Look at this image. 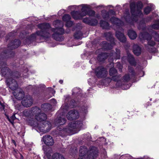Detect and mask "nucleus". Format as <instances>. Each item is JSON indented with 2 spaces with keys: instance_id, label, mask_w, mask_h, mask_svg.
I'll use <instances>...</instances> for the list:
<instances>
[{
  "instance_id": "1",
  "label": "nucleus",
  "mask_w": 159,
  "mask_h": 159,
  "mask_svg": "<svg viewBox=\"0 0 159 159\" xmlns=\"http://www.w3.org/2000/svg\"><path fill=\"white\" fill-rule=\"evenodd\" d=\"M53 25L55 27V29L50 28V25L48 23H43L38 25V27L40 29V31L36 32L35 34H32L31 37V39L34 40L36 37V36H39L44 38H48L51 36L50 33L52 31L54 32L52 37L56 40L61 41L63 40V38L61 35L64 33V30L62 28L63 25L62 21L57 20L53 22Z\"/></svg>"
},
{
  "instance_id": "2",
  "label": "nucleus",
  "mask_w": 159,
  "mask_h": 159,
  "mask_svg": "<svg viewBox=\"0 0 159 159\" xmlns=\"http://www.w3.org/2000/svg\"><path fill=\"white\" fill-rule=\"evenodd\" d=\"M32 111L37 121L30 120L29 123L31 125L39 129L40 131L49 130L51 127V124L49 122L46 121L47 118L46 115L44 113H41L40 109L37 107L33 108Z\"/></svg>"
},
{
  "instance_id": "3",
  "label": "nucleus",
  "mask_w": 159,
  "mask_h": 159,
  "mask_svg": "<svg viewBox=\"0 0 159 159\" xmlns=\"http://www.w3.org/2000/svg\"><path fill=\"white\" fill-rule=\"evenodd\" d=\"M98 151L95 147L91 148L89 151L84 146H81L79 151L80 157L78 159H94L97 156Z\"/></svg>"
},
{
  "instance_id": "4",
  "label": "nucleus",
  "mask_w": 159,
  "mask_h": 159,
  "mask_svg": "<svg viewBox=\"0 0 159 159\" xmlns=\"http://www.w3.org/2000/svg\"><path fill=\"white\" fill-rule=\"evenodd\" d=\"M111 22L114 25H116V27L118 30L116 32V36L117 39L121 42L125 43L126 41V39L122 32L119 31V30H122V29L121 26L123 24L122 22L115 17H113L110 19Z\"/></svg>"
},
{
  "instance_id": "5",
  "label": "nucleus",
  "mask_w": 159,
  "mask_h": 159,
  "mask_svg": "<svg viewBox=\"0 0 159 159\" xmlns=\"http://www.w3.org/2000/svg\"><path fill=\"white\" fill-rule=\"evenodd\" d=\"M82 125L81 121H76L70 123L67 128L61 129L59 127L58 129L61 130H63L69 134H73L76 133L75 129L80 128Z\"/></svg>"
},
{
  "instance_id": "6",
  "label": "nucleus",
  "mask_w": 159,
  "mask_h": 159,
  "mask_svg": "<svg viewBox=\"0 0 159 159\" xmlns=\"http://www.w3.org/2000/svg\"><path fill=\"white\" fill-rule=\"evenodd\" d=\"M139 37L148 41V45L145 46L146 49L150 52H154L155 48L153 46L155 45V42L151 40V36L147 32H144L140 34Z\"/></svg>"
},
{
  "instance_id": "7",
  "label": "nucleus",
  "mask_w": 159,
  "mask_h": 159,
  "mask_svg": "<svg viewBox=\"0 0 159 159\" xmlns=\"http://www.w3.org/2000/svg\"><path fill=\"white\" fill-rule=\"evenodd\" d=\"M120 52L119 49H116V52L114 53H111L110 54L108 53H103L99 54L97 57V59L100 61H103L107 57H111L112 59H119L120 58Z\"/></svg>"
},
{
  "instance_id": "8",
  "label": "nucleus",
  "mask_w": 159,
  "mask_h": 159,
  "mask_svg": "<svg viewBox=\"0 0 159 159\" xmlns=\"http://www.w3.org/2000/svg\"><path fill=\"white\" fill-rule=\"evenodd\" d=\"M44 151L48 159H65L61 154L57 153H55L51 156L50 153H52V150L51 148H48V151L44 149Z\"/></svg>"
},
{
  "instance_id": "9",
  "label": "nucleus",
  "mask_w": 159,
  "mask_h": 159,
  "mask_svg": "<svg viewBox=\"0 0 159 159\" xmlns=\"http://www.w3.org/2000/svg\"><path fill=\"white\" fill-rule=\"evenodd\" d=\"M82 8L81 10L82 16H86L88 15L90 16H93L95 14V12L92 10H90L88 6L86 5H82Z\"/></svg>"
},
{
  "instance_id": "10",
  "label": "nucleus",
  "mask_w": 159,
  "mask_h": 159,
  "mask_svg": "<svg viewBox=\"0 0 159 159\" xmlns=\"http://www.w3.org/2000/svg\"><path fill=\"white\" fill-rule=\"evenodd\" d=\"M95 72L97 76L99 78L105 77L107 74V70L102 66L98 67L96 69Z\"/></svg>"
},
{
  "instance_id": "11",
  "label": "nucleus",
  "mask_w": 159,
  "mask_h": 159,
  "mask_svg": "<svg viewBox=\"0 0 159 159\" xmlns=\"http://www.w3.org/2000/svg\"><path fill=\"white\" fill-rule=\"evenodd\" d=\"M104 36L106 38L107 40L111 41V44L109 43H107L105 44V48L107 49H110L112 48L113 45H114V38L112 37L111 33V32L105 33L104 34Z\"/></svg>"
},
{
  "instance_id": "12",
  "label": "nucleus",
  "mask_w": 159,
  "mask_h": 159,
  "mask_svg": "<svg viewBox=\"0 0 159 159\" xmlns=\"http://www.w3.org/2000/svg\"><path fill=\"white\" fill-rule=\"evenodd\" d=\"M79 115L77 111L75 110H72L68 112L66 115V117L68 120H72L77 118Z\"/></svg>"
},
{
  "instance_id": "13",
  "label": "nucleus",
  "mask_w": 159,
  "mask_h": 159,
  "mask_svg": "<svg viewBox=\"0 0 159 159\" xmlns=\"http://www.w3.org/2000/svg\"><path fill=\"white\" fill-rule=\"evenodd\" d=\"M33 100L32 97L29 96H26L21 102L22 105L26 107L31 106L33 103Z\"/></svg>"
},
{
  "instance_id": "14",
  "label": "nucleus",
  "mask_w": 159,
  "mask_h": 159,
  "mask_svg": "<svg viewBox=\"0 0 159 159\" xmlns=\"http://www.w3.org/2000/svg\"><path fill=\"white\" fill-rule=\"evenodd\" d=\"M43 140L45 144L48 146H52L54 143L52 137L49 135H45L43 137Z\"/></svg>"
},
{
  "instance_id": "15",
  "label": "nucleus",
  "mask_w": 159,
  "mask_h": 159,
  "mask_svg": "<svg viewBox=\"0 0 159 159\" xmlns=\"http://www.w3.org/2000/svg\"><path fill=\"white\" fill-rule=\"evenodd\" d=\"M7 81L9 86V88L12 90H16L18 88V85L16 81L13 79H7Z\"/></svg>"
},
{
  "instance_id": "16",
  "label": "nucleus",
  "mask_w": 159,
  "mask_h": 159,
  "mask_svg": "<svg viewBox=\"0 0 159 159\" xmlns=\"http://www.w3.org/2000/svg\"><path fill=\"white\" fill-rule=\"evenodd\" d=\"M129 74L125 75L123 77V79L125 82H128L129 80L131 78L134 77L135 75L133 69L131 67H129Z\"/></svg>"
},
{
  "instance_id": "17",
  "label": "nucleus",
  "mask_w": 159,
  "mask_h": 159,
  "mask_svg": "<svg viewBox=\"0 0 159 159\" xmlns=\"http://www.w3.org/2000/svg\"><path fill=\"white\" fill-rule=\"evenodd\" d=\"M130 7L131 13L133 16L135 17V16H140L142 14L141 11L140 9L138 10L137 12H135V3L132 2L131 3L130 5Z\"/></svg>"
},
{
  "instance_id": "18",
  "label": "nucleus",
  "mask_w": 159,
  "mask_h": 159,
  "mask_svg": "<svg viewBox=\"0 0 159 159\" xmlns=\"http://www.w3.org/2000/svg\"><path fill=\"white\" fill-rule=\"evenodd\" d=\"M20 42L18 39H15L9 44L8 48L9 49H12L17 48L20 45Z\"/></svg>"
},
{
  "instance_id": "19",
  "label": "nucleus",
  "mask_w": 159,
  "mask_h": 159,
  "mask_svg": "<svg viewBox=\"0 0 159 159\" xmlns=\"http://www.w3.org/2000/svg\"><path fill=\"white\" fill-rule=\"evenodd\" d=\"M109 74L111 76H112V80L115 81H117L119 79V76H117V70L114 68H111L109 71Z\"/></svg>"
},
{
  "instance_id": "20",
  "label": "nucleus",
  "mask_w": 159,
  "mask_h": 159,
  "mask_svg": "<svg viewBox=\"0 0 159 159\" xmlns=\"http://www.w3.org/2000/svg\"><path fill=\"white\" fill-rule=\"evenodd\" d=\"M13 95L16 98L19 100L22 99L24 97V93L21 89H19V92L17 93L16 92H14Z\"/></svg>"
},
{
  "instance_id": "21",
  "label": "nucleus",
  "mask_w": 159,
  "mask_h": 159,
  "mask_svg": "<svg viewBox=\"0 0 159 159\" xmlns=\"http://www.w3.org/2000/svg\"><path fill=\"white\" fill-rule=\"evenodd\" d=\"M4 67L2 68L1 69V72L2 75L4 76L7 75H8L11 73L10 70L7 66H6V64L3 63Z\"/></svg>"
},
{
  "instance_id": "22",
  "label": "nucleus",
  "mask_w": 159,
  "mask_h": 159,
  "mask_svg": "<svg viewBox=\"0 0 159 159\" xmlns=\"http://www.w3.org/2000/svg\"><path fill=\"white\" fill-rule=\"evenodd\" d=\"M133 51L135 55L139 56L141 53V48L138 45L135 44L133 47Z\"/></svg>"
},
{
  "instance_id": "23",
  "label": "nucleus",
  "mask_w": 159,
  "mask_h": 159,
  "mask_svg": "<svg viewBox=\"0 0 159 159\" xmlns=\"http://www.w3.org/2000/svg\"><path fill=\"white\" fill-rule=\"evenodd\" d=\"M71 14L73 18L75 20L80 19L84 16H82L81 11L80 13L78 11H73L71 12Z\"/></svg>"
},
{
  "instance_id": "24",
  "label": "nucleus",
  "mask_w": 159,
  "mask_h": 159,
  "mask_svg": "<svg viewBox=\"0 0 159 159\" xmlns=\"http://www.w3.org/2000/svg\"><path fill=\"white\" fill-rule=\"evenodd\" d=\"M66 121V119L63 116L59 117L55 120L56 124L60 125H62L65 123Z\"/></svg>"
},
{
  "instance_id": "25",
  "label": "nucleus",
  "mask_w": 159,
  "mask_h": 159,
  "mask_svg": "<svg viewBox=\"0 0 159 159\" xmlns=\"http://www.w3.org/2000/svg\"><path fill=\"white\" fill-rule=\"evenodd\" d=\"M42 110L45 112H47L51 110L52 108V106L48 103H45L41 106Z\"/></svg>"
},
{
  "instance_id": "26",
  "label": "nucleus",
  "mask_w": 159,
  "mask_h": 159,
  "mask_svg": "<svg viewBox=\"0 0 159 159\" xmlns=\"http://www.w3.org/2000/svg\"><path fill=\"white\" fill-rule=\"evenodd\" d=\"M128 34L129 38L131 39H134L137 37V35L136 33L132 30L128 31Z\"/></svg>"
},
{
  "instance_id": "27",
  "label": "nucleus",
  "mask_w": 159,
  "mask_h": 159,
  "mask_svg": "<svg viewBox=\"0 0 159 159\" xmlns=\"http://www.w3.org/2000/svg\"><path fill=\"white\" fill-rule=\"evenodd\" d=\"M100 25L103 29H108L110 27L109 24L107 22L102 20L100 21Z\"/></svg>"
},
{
  "instance_id": "28",
  "label": "nucleus",
  "mask_w": 159,
  "mask_h": 159,
  "mask_svg": "<svg viewBox=\"0 0 159 159\" xmlns=\"http://www.w3.org/2000/svg\"><path fill=\"white\" fill-rule=\"evenodd\" d=\"M128 59L130 64L132 65H135V61L132 55L130 54H128Z\"/></svg>"
},
{
  "instance_id": "29",
  "label": "nucleus",
  "mask_w": 159,
  "mask_h": 159,
  "mask_svg": "<svg viewBox=\"0 0 159 159\" xmlns=\"http://www.w3.org/2000/svg\"><path fill=\"white\" fill-rule=\"evenodd\" d=\"M112 14L113 15L115 14V12L112 10H110L109 12L105 11L104 13L102 14V16L104 19H107L109 18V14Z\"/></svg>"
},
{
  "instance_id": "30",
  "label": "nucleus",
  "mask_w": 159,
  "mask_h": 159,
  "mask_svg": "<svg viewBox=\"0 0 159 159\" xmlns=\"http://www.w3.org/2000/svg\"><path fill=\"white\" fill-rule=\"evenodd\" d=\"M90 19L89 18H85L83 19V22L86 24L89 25H93L97 23V21L95 20H94V23H92L90 22Z\"/></svg>"
},
{
  "instance_id": "31",
  "label": "nucleus",
  "mask_w": 159,
  "mask_h": 159,
  "mask_svg": "<svg viewBox=\"0 0 159 159\" xmlns=\"http://www.w3.org/2000/svg\"><path fill=\"white\" fill-rule=\"evenodd\" d=\"M31 114H32V115H34L33 112L32 111V109L31 111L30 110H26L24 112V115L25 116L28 117L30 115H31Z\"/></svg>"
},
{
  "instance_id": "32",
  "label": "nucleus",
  "mask_w": 159,
  "mask_h": 159,
  "mask_svg": "<svg viewBox=\"0 0 159 159\" xmlns=\"http://www.w3.org/2000/svg\"><path fill=\"white\" fill-rule=\"evenodd\" d=\"M152 29H159V20H157L155 23L152 25Z\"/></svg>"
},
{
  "instance_id": "33",
  "label": "nucleus",
  "mask_w": 159,
  "mask_h": 159,
  "mask_svg": "<svg viewBox=\"0 0 159 159\" xmlns=\"http://www.w3.org/2000/svg\"><path fill=\"white\" fill-rule=\"evenodd\" d=\"M68 108L69 106L68 104L67 103H65L62 106L61 110H62L63 112H65V111H67L68 110Z\"/></svg>"
},
{
  "instance_id": "34",
  "label": "nucleus",
  "mask_w": 159,
  "mask_h": 159,
  "mask_svg": "<svg viewBox=\"0 0 159 159\" xmlns=\"http://www.w3.org/2000/svg\"><path fill=\"white\" fill-rule=\"evenodd\" d=\"M152 34L155 40L157 41H159V34H158L156 32H154Z\"/></svg>"
},
{
  "instance_id": "35",
  "label": "nucleus",
  "mask_w": 159,
  "mask_h": 159,
  "mask_svg": "<svg viewBox=\"0 0 159 159\" xmlns=\"http://www.w3.org/2000/svg\"><path fill=\"white\" fill-rule=\"evenodd\" d=\"M70 16L68 14H66L63 17V20L66 22L69 20L70 19Z\"/></svg>"
},
{
  "instance_id": "36",
  "label": "nucleus",
  "mask_w": 159,
  "mask_h": 159,
  "mask_svg": "<svg viewBox=\"0 0 159 159\" xmlns=\"http://www.w3.org/2000/svg\"><path fill=\"white\" fill-rule=\"evenodd\" d=\"M74 37L77 39H80L82 37V34L80 32H78L75 33L74 35Z\"/></svg>"
},
{
  "instance_id": "37",
  "label": "nucleus",
  "mask_w": 159,
  "mask_h": 159,
  "mask_svg": "<svg viewBox=\"0 0 159 159\" xmlns=\"http://www.w3.org/2000/svg\"><path fill=\"white\" fill-rule=\"evenodd\" d=\"M151 10V8L150 7L148 6L145 8L144 10V12L146 14H148L150 12Z\"/></svg>"
},
{
  "instance_id": "38",
  "label": "nucleus",
  "mask_w": 159,
  "mask_h": 159,
  "mask_svg": "<svg viewBox=\"0 0 159 159\" xmlns=\"http://www.w3.org/2000/svg\"><path fill=\"white\" fill-rule=\"evenodd\" d=\"M66 26L68 27H71L73 24V22L70 20L66 21Z\"/></svg>"
},
{
  "instance_id": "39",
  "label": "nucleus",
  "mask_w": 159,
  "mask_h": 159,
  "mask_svg": "<svg viewBox=\"0 0 159 159\" xmlns=\"http://www.w3.org/2000/svg\"><path fill=\"white\" fill-rule=\"evenodd\" d=\"M116 64L117 67L119 69L120 71L121 72L122 67L120 63L119 62H117Z\"/></svg>"
},
{
  "instance_id": "40",
  "label": "nucleus",
  "mask_w": 159,
  "mask_h": 159,
  "mask_svg": "<svg viewBox=\"0 0 159 159\" xmlns=\"http://www.w3.org/2000/svg\"><path fill=\"white\" fill-rule=\"evenodd\" d=\"M137 7L138 9H141L143 7V5L141 2H138L137 5Z\"/></svg>"
},
{
  "instance_id": "41",
  "label": "nucleus",
  "mask_w": 159,
  "mask_h": 159,
  "mask_svg": "<svg viewBox=\"0 0 159 159\" xmlns=\"http://www.w3.org/2000/svg\"><path fill=\"white\" fill-rule=\"evenodd\" d=\"M16 119V117L15 116V115H13L10 117V118L9 119V120L12 123Z\"/></svg>"
},
{
  "instance_id": "42",
  "label": "nucleus",
  "mask_w": 159,
  "mask_h": 159,
  "mask_svg": "<svg viewBox=\"0 0 159 159\" xmlns=\"http://www.w3.org/2000/svg\"><path fill=\"white\" fill-rule=\"evenodd\" d=\"M124 18L125 20L127 22H129L130 20H129V19H130V18H129V14L127 15V16H125Z\"/></svg>"
},
{
  "instance_id": "43",
  "label": "nucleus",
  "mask_w": 159,
  "mask_h": 159,
  "mask_svg": "<svg viewBox=\"0 0 159 159\" xmlns=\"http://www.w3.org/2000/svg\"><path fill=\"white\" fill-rule=\"evenodd\" d=\"M96 20L97 21V23L96 24H93V25H96L97 23H98V21L97 20L95 19H92L91 20H90V22L92 23H94V20Z\"/></svg>"
},
{
  "instance_id": "44",
  "label": "nucleus",
  "mask_w": 159,
  "mask_h": 159,
  "mask_svg": "<svg viewBox=\"0 0 159 159\" xmlns=\"http://www.w3.org/2000/svg\"><path fill=\"white\" fill-rule=\"evenodd\" d=\"M13 153L15 156H16L17 154L18 151L14 149L13 151Z\"/></svg>"
},
{
  "instance_id": "45",
  "label": "nucleus",
  "mask_w": 159,
  "mask_h": 159,
  "mask_svg": "<svg viewBox=\"0 0 159 159\" xmlns=\"http://www.w3.org/2000/svg\"><path fill=\"white\" fill-rule=\"evenodd\" d=\"M51 102L52 103H53V104H55L57 103V102L56 100L54 99H53L51 100Z\"/></svg>"
},
{
  "instance_id": "46",
  "label": "nucleus",
  "mask_w": 159,
  "mask_h": 159,
  "mask_svg": "<svg viewBox=\"0 0 159 159\" xmlns=\"http://www.w3.org/2000/svg\"><path fill=\"white\" fill-rule=\"evenodd\" d=\"M103 49V48H101L100 49H98V50H97L96 51V53H97L98 52L100 51H101Z\"/></svg>"
},
{
  "instance_id": "47",
  "label": "nucleus",
  "mask_w": 159,
  "mask_h": 159,
  "mask_svg": "<svg viewBox=\"0 0 159 159\" xmlns=\"http://www.w3.org/2000/svg\"><path fill=\"white\" fill-rule=\"evenodd\" d=\"M59 82L60 84H62L63 83V81L62 80H60Z\"/></svg>"
},
{
  "instance_id": "48",
  "label": "nucleus",
  "mask_w": 159,
  "mask_h": 159,
  "mask_svg": "<svg viewBox=\"0 0 159 159\" xmlns=\"http://www.w3.org/2000/svg\"><path fill=\"white\" fill-rule=\"evenodd\" d=\"M20 155L21 156V158H22V159H23V156L21 154H20Z\"/></svg>"
},
{
  "instance_id": "49",
  "label": "nucleus",
  "mask_w": 159,
  "mask_h": 159,
  "mask_svg": "<svg viewBox=\"0 0 159 159\" xmlns=\"http://www.w3.org/2000/svg\"><path fill=\"white\" fill-rule=\"evenodd\" d=\"M62 11H63V10H62V11H59L58 12V14H59V13H60V12H61Z\"/></svg>"
},
{
  "instance_id": "50",
  "label": "nucleus",
  "mask_w": 159,
  "mask_h": 159,
  "mask_svg": "<svg viewBox=\"0 0 159 159\" xmlns=\"http://www.w3.org/2000/svg\"><path fill=\"white\" fill-rule=\"evenodd\" d=\"M108 79H109V80H110V81L111 80L110 79H109V78H108Z\"/></svg>"
},
{
  "instance_id": "51",
  "label": "nucleus",
  "mask_w": 159,
  "mask_h": 159,
  "mask_svg": "<svg viewBox=\"0 0 159 159\" xmlns=\"http://www.w3.org/2000/svg\"><path fill=\"white\" fill-rule=\"evenodd\" d=\"M13 141L14 142H15V141H14V140H13Z\"/></svg>"
},
{
  "instance_id": "52",
  "label": "nucleus",
  "mask_w": 159,
  "mask_h": 159,
  "mask_svg": "<svg viewBox=\"0 0 159 159\" xmlns=\"http://www.w3.org/2000/svg\"><path fill=\"white\" fill-rule=\"evenodd\" d=\"M50 88V89H52L51 88Z\"/></svg>"
},
{
  "instance_id": "53",
  "label": "nucleus",
  "mask_w": 159,
  "mask_h": 159,
  "mask_svg": "<svg viewBox=\"0 0 159 159\" xmlns=\"http://www.w3.org/2000/svg\"><path fill=\"white\" fill-rule=\"evenodd\" d=\"M74 106V104H73V107Z\"/></svg>"
}]
</instances>
